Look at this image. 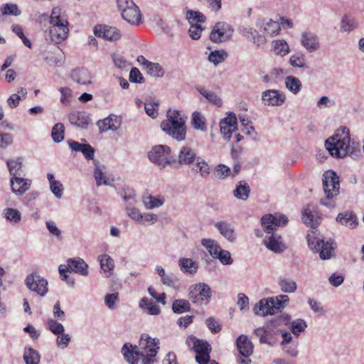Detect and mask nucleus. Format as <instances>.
Here are the masks:
<instances>
[{"label": "nucleus", "mask_w": 364, "mask_h": 364, "mask_svg": "<svg viewBox=\"0 0 364 364\" xmlns=\"http://www.w3.org/2000/svg\"><path fill=\"white\" fill-rule=\"evenodd\" d=\"M158 339L152 338L149 335L143 334L139 340V346L125 343L122 353L125 360L129 364H153L159 349Z\"/></svg>", "instance_id": "nucleus-1"}, {"label": "nucleus", "mask_w": 364, "mask_h": 364, "mask_svg": "<svg viewBox=\"0 0 364 364\" xmlns=\"http://www.w3.org/2000/svg\"><path fill=\"white\" fill-rule=\"evenodd\" d=\"M287 223L288 218L283 214H267L262 218V227L267 234L263 240V244L268 250L274 253H281L286 250L287 247L283 242L282 237L273 232L277 227L284 226Z\"/></svg>", "instance_id": "nucleus-2"}, {"label": "nucleus", "mask_w": 364, "mask_h": 364, "mask_svg": "<svg viewBox=\"0 0 364 364\" xmlns=\"http://www.w3.org/2000/svg\"><path fill=\"white\" fill-rule=\"evenodd\" d=\"M326 149L335 158H344L346 156H356L359 149L357 144L351 141L350 131L346 127L338 129L336 133L325 142Z\"/></svg>", "instance_id": "nucleus-3"}, {"label": "nucleus", "mask_w": 364, "mask_h": 364, "mask_svg": "<svg viewBox=\"0 0 364 364\" xmlns=\"http://www.w3.org/2000/svg\"><path fill=\"white\" fill-rule=\"evenodd\" d=\"M186 117L178 110L167 112L166 119L161 122L162 131L173 139L181 141L186 136Z\"/></svg>", "instance_id": "nucleus-4"}, {"label": "nucleus", "mask_w": 364, "mask_h": 364, "mask_svg": "<svg viewBox=\"0 0 364 364\" xmlns=\"http://www.w3.org/2000/svg\"><path fill=\"white\" fill-rule=\"evenodd\" d=\"M309 249L319 254L322 260L329 259L334 256L336 243L331 239L324 240L317 230H311L306 236Z\"/></svg>", "instance_id": "nucleus-5"}, {"label": "nucleus", "mask_w": 364, "mask_h": 364, "mask_svg": "<svg viewBox=\"0 0 364 364\" xmlns=\"http://www.w3.org/2000/svg\"><path fill=\"white\" fill-rule=\"evenodd\" d=\"M323 187L326 198L321 199V204L328 208H335L336 203L331 200L337 196L340 192L339 177L336 172L333 171L325 172L323 176Z\"/></svg>", "instance_id": "nucleus-6"}, {"label": "nucleus", "mask_w": 364, "mask_h": 364, "mask_svg": "<svg viewBox=\"0 0 364 364\" xmlns=\"http://www.w3.org/2000/svg\"><path fill=\"white\" fill-rule=\"evenodd\" d=\"M117 9L122 18L132 25H139L141 13L133 0H116Z\"/></svg>", "instance_id": "nucleus-7"}, {"label": "nucleus", "mask_w": 364, "mask_h": 364, "mask_svg": "<svg viewBox=\"0 0 364 364\" xmlns=\"http://www.w3.org/2000/svg\"><path fill=\"white\" fill-rule=\"evenodd\" d=\"M148 157L151 162L162 168L173 161L171 148L167 145L160 144L153 146L148 153Z\"/></svg>", "instance_id": "nucleus-8"}, {"label": "nucleus", "mask_w": 364, "mask_h": 364, "mask_svg": "<svg viewBox=\"0 0 364 364\" xmlns=\"http://www.w3.org/2000/svg\"><path fill=\"white\" fill-rule=\"evenodd\" d=\"M186 344L196 353V360L198 364H205L208 361L211 347L207 341L189 336L186 339Z\"/></svg>", "instance_id": "nucleus-9"}, {"label": "nucleus", "mask_w": 364, "mask_h": 364, "mask_svg": "<svg viewBox=\"0 0 364 364\" xmlns=\"http://www.w3.org/2000/svg\"><path fill=\"white\" fill-rule=\"evenodd\" d=\"M188 295L193 304L199 306L206 305L211 297V289L205 283H198L190 287Z\"/></svg>", "instance_id": "nucleus-10"}, {"label": "nucleus", "mask_w": 364, "mask_h": 364, "mask_svg": "<svg viewBox=\"0 0 364 364\" xmlns=\"http://www.w3.org/2000/svg\"><path fill=\"white\" fill-rule=\"evenodd\" d=\"M26 286L41 296H44L48 290V281L36 273H32L26 277Z\"/></svg>", "instance_id": "nucleus-11"}, {"label": "nucleus", "mask_w": 364, "mask_h": 364, "mask_svg": "<svg viewBox=\"0 0 364 364\" xmlns=\"http://www.w3.org/2000/svg\"><path fill=\"white\" fill-rule=\"evenodd\" d=\"M287 97L284 92L276 90L269 89L262 92L261 100L264 106L280 107L286 102Z\"/></svg>", "instance_id": "nucleus-12"}, {"label": "nucleus", "mask_w": 364, "mask_h": 364, "mask_svg": "<svg viewBox=\"0 0 364 364\" xmlns=\"http://www.w3.org/2000/svg\"><path fill=\"white\" fill-rule=\"evenodd\" d=\"M233 28L225 22L217 23L210 34V39L213 43H222L228 41L233 33Z\"/></svg>", "instance_id": "nucleus-13"}, {"label": "nucleus", "mask_w": 364, "mask_h": 364, "mask_svg": "<svg viewBox=\"0 0 364 364\" xmlns=\"http://www.w3.org/2000/svg\"><path fill=\"white\" fill-rule=\"evenodd\" d=\"M220 129L223 139L229 141L233 132L237 129V121L235 114L230 113L220 122Z\"/></svg>", "instance_id": "nucleus-14"}, {"label": "nucleus", "mask_w": 364, "mask_h": 364, "mask_svg": "<svg viewBox=\"0 0 364 364\" xmlns=\"http://www.w3.org/2000/svg\"><path fill=\"white\" fill-rule=\"evenodd\" d=\"M300 43L308 53L316 52L320 48L318 36L310 31H306L301 34Z\"/></svg>", "instance_id": "nucleus-15"}, {"label": "nucleus", "mask_w": 364, "mask_h": 364, "mask_svg": "<svg viewBox=\"0 0 364 364\" xmlns=\"http://www.w3.org/2000/svg\"><path fill=\"white\" fill-rule=\"evenodd\" d=\"M69 28H48L45 31V38L48 43L60 44L68 36Z\"/></svg>", "instance_id": "nucleus-16"}, {"label": "nucleus", "mask_w": 364, "mask_h": 364, "mask_svg": "<svg viewBox=\"0 0 364 364\" xmlns=\"http://www.w3.org/2000/svg\"><path fill=\"white\" fill-rule=\"evenodd\" d=\"M94 33L97 37H102L110 41H117L122 36L121 31L116 27L102 25L95 26Z\"/></svg>", "instance_id": "nucleus-17"}, {"label": "nucleus", "mask_w": 364, "mask_h": 364, "mask_svg": "<svg viewBox=\"0 0 364 364\" xmlns=\"http://www.w3.org/2000/svg\"><path fill=\"white\" fill-rule=\"evenodd\" d=\"M320 215L318 208L316 205L309 204L302 212V220L304 223L312 228V230H316V228L320 223Z\"/></svg>", "instance_id": "nucleus-18"}, {"label": "nucleus", "mask_w": 364, "mask_h": 364, "mask_svg": "<svg viewBox=\"0 0 364 364\" xmlns=\"http://www.w3.org/2000/svg\"><path fill=\"white\" fill-rule=\"evenodd\" d=\"M256 26L261 31L271 37L277 36L281 31L280 23L272 19H259L256 22Z\"/></svg>", "instance_id": "nucleus-19"}, {"label": "nucleus", "mask_w": 364, "mask_h": 364, "mask_svg": "<svg viewBox=\"0 0 364 364\" xmlns=\"http://www.w3.org/2000/svg\"><path fill=\"white\" fill-rule=\"evenodd\" d=\"M122 124L121 117L110 114L104 119L97 122V126L100 133L107 132L109 130L117 131Z\"/></svg>", "instance_id": "nucleus-20"}, {"label": "nucleus", "mask_w": 364, "mask_h": 364, "mask_svg": "<svg viewBox=\"0 0 364 364\" xmlns=\"http://www.w3.org/2000/svg\"><path fill=\"white\" fill-rule=\"evenodd\" d=\"M254 311L257 315L266 316L273 315L277 312L276 306H274L273 297L261 299L255 306Z\"/></svg>", "instance_id": "nucleus-21"}, {"label": "nucleus", "mask_w": 364, "mask_h": 364, "mask_svg": "<svg viewBox=\"0 0 364 364\" xmlns=\"http://www.w3.org/2000/svg\"><path fill=\"white\" fill-rule=\"evenodd\" d=\"M32 181L22 177H11L10 184L11 191L17 196H22L31 187Z\"/></svg>", "instance_id": "nucleus-22"}, {"label": "nucleus", "mask_w": 364, "mask_h": 364, "mask_svg": "<svg viewBox=\"0 0 364 364\" xmlns=\"http://www.w3.org/2000/svg\"><path fill=\"white\" fill-rule=\"evenodd\" d=\"M97 261L100 265L101 273L104 277L109 278L114 274V261L107 254H102L98 256Z\"/></svg>", "instance_id": "nucleus-23"}, {"label": "nucleus", "mask_w": 364, "mask_h": 364, "mask_svg": "<svg viewBox=\"0 0 364 364\" xmlns=\"http://www.w3.org/2000/svg\"><path fill=\"white\" fill-rule=\"evenodd\" d=\"M65 266H68L69 272H73L84 277H87L89 274L88 265L82 258L68 259Z\"/></svg>", "instance_id": "nucleus-24"}, {"label": "nucleus", "mask_w": 364, "mask_h": 364, "mask_svg": "<svg viewBox=\"0 0 364 364\" xmlns=\"http://www.w3.org/2000/svg\"><path fill=\"white\" fill-rule=\"evenodd\" d=\"M198 156L196 151L188 145L183 146L178 155V162L181 165L193 164Z\"/></svg>", "instance_id": "nucleus-25"}, {"label": "nucleus", "mask_w": 364, "mask_h": 364, "mask_svg": "<svg viewBox=\"0 0 364 364\" xmlns=\"http://www.w3.org/2000/svg\"><path fill=\"white\" fill-rule=\"evenodd\" d=\"M237 348L241 355L249 358L252 353L254 346L245 335H240L236 340Z\"/></svg>", "instance_id": "nucleus-26"}, {"label": "nucleus", "mask_w": 364, "mask_h": 364, "mask_svg": "<svg viewBox=\"0 0 364 364\" xmlns=\"http://www.w3.org/2000/svg\"><path fill=\"white\" fill-rule=\"evenodd\" d=\"M336 220L339 224L344 225L350 229H354L358 225L356 215L350 210L340 213L337 215Z\"/></svg>", "instance_id": "nucleus-27"}, {"label": "nucleus", "mask_w": 364, "mask_h": 364, "mask_svg": "<svg viewBox=\"0 0 364 364\" xmlns=\"http://www.w3.org/2000/svg\"><path fill=\"white\" fill-rule=\"evenodd\" d=\"M68 119L72 124L81 128H86L90 123L89 114L86 112H73Z\"/></svg>", "instance_id": "nucleus-28"}, {"label": "nucleus", "mask_w": 364, "mask_h": 364, "mask_svg": "<svg viewBox=\"0 0 364 364\" xmlns=\"http://www.w3.org/2000/svg\"><path fill=\"white\" fill-rule=\"evenodd\" d=\"M191 171L199 174L201 178L207 179L210 174V166L203 158L198 156L192 164Z\"/></svg>", "instance_id": "nucleus-29"}, {"label": "nucleus", "mask_w": 364, "mask_h": 364, "mask_svg": "<svg viewBox=\"0 0 364 364\" xmlns=\"http://www.w3.org/2000/svg\"><path fill=\"white\" fill-rule=\"evenodd\" d=\"M71 78L81 85H90L92 83V75L90 71L85 68H77L72 71Z\"/></svg>", "instance_id": "nucleus-30"}, {"label": "nucleus", "mask_w": 364, "mask_h": 364, "mask_svg": "<svg viewBox=\"0 0 364 364\" xmlns=\"http://www.w3.org/2000/svg\"><path fill=\"white\" fill-rule=\"evenodd\" d=\"M215 227L228 241L232 242L235 241L236 234L234 228L230 223L225 221H218L215 224Z\"/></svg>", "instance_id": "nucleus-31"}, {"label": "nucleus", "mask_w": 364, "mask_h": 364, "mask_svg": "<svg viewBox=\"0 0 364 364\" xmlns=\"http://www.w3.org/2000/svg\"><path fill=\"white\" fill-rule=\"evenodd\" d=\"M105 166L100 165L99 162L95 161L94 177L96 181V185L100 186L102 185L110 186L109 178L107 177L105 171Z\"/></svg>", "instance_id": "nucleus-32"}, {"label": "nucleus", "mask_w": 364, "mask_h": 364, "mask_svg": "<svg viewBox=\"0 0 364 364\" xmlns=\"http://www.w3.org/2000/svg\"><path fill=\"white\" fill-rule=\"evenodd\" d=\"M255 334L259 338L260 343L267 344L270 346H273L276 343V340L272 331L267 330L264 327L256 328L255 330Z\"/></svg>", "instance_id": "nucleus-33"}, {"label": "nucleus", "mask_w": 364, "mask_h": 364, "mask_svg": "<svg viewBox=\"0 0 364 364\" xmlns=\"http://www.w3.org/2000/svg\"><path fill=\"white\" fill-rule=\"evenodd\" d=\"M178 266L182 272L189 275H194L198 269V263L191 258H181Z\"/></svg>", "instance_id": "nucleus-34"}, {"label": "nucleus", "mask_w": 364, "mask_h": 364, "mask_svg": "<svg viewBox=\"0 0 364 364\" xmlns=\"http://www.w3.org/2000/svg\"><path fill=\"white\" fill-rule=\"evenodd\" d=\"M41 17L44 18H48L49 23H68L66 15L65 14V12L63 11V9L60 6L53 7L51 10L50 16H48L47 14H43L41 16Z\"/></svg>", "instance_id": "nucleus-35"}, {"label": "nucleus", "mask_w": 364, "mask_h": 364, "mask_svg": "<svg viewBox=\"0 0 364 364\" xmlns=\"http://www.w3.org/2000/svg\"><path fill=\"white\" fill-rule=\"evenodd\" d=\"M139 306L149 315L156 316L161 313L159 306L153 300L147 297H143L139 301Z\"/></svg>", "instance_id": "nucleus-36"}, {"label": "nucleus", "mask_w": 364, "mask_h": 364, "mask_svg": "<svg viewBox=\"0 0 364 364\" xmlns=\"http://www.w3.org/2000/svg\"><path fill=\"white\" fill-rule=\"evenodd\" d=\"M273 53L278 56L284 57L287 55L291 50L287 42L284 39H277L272 42Z\"/></svg>", "instance_id": "nucleus-37"}, {"label": "nucleus", "mask_w": 364, "mask_h": 364, "mask_svg": "<svg viewBox=\"0 0 364 364\" xmlns=\"http://www.w3.org/2000/svg\"><path fill=\"white\" fill-rule=\"evenodd\" d=\"M142 203L146 209L151 210L162 206L165 203V198L162 196H144L142 198Z\"/></svg>", "instance_id": "nucleus-38"}, {"label": "nucleus", "mask_w": 364, "mask_h": 364, "mask_svg": "<svg viewBox=\"0 0 364 364\" xmlns=\"http://www.w3.org/2000/svg\"><path fill=\"white\" fill-rule=\"evenodd\" d=\"M47 178L50 185V190L52 193L58 199L61 198L63 193V186L60 181L55 179L54 175L51 173H47Z\"/></svg>", "instance_id": "nucleus-39"}, {"label": "nucleus", "mask_w": 364, "mask_h": 364, "mask_svg": "<svg viewBox=\"0 0 364 364\" xmlns=\"http://www.w3.org/2000/svg\"><path fill=\"white\" fill-rule=\"evenodd\" d=\"M191 123L196 130L205 132L207 130L206 119L200 112H193L191 115Z\"/></svg>", "instance_id": "nucleus-40"}, {"label": "nucleus", "mask_w": 364, "mask_h": 364, "mask_svg": "<svg viewBox=\"0 0 364 364\" xmlns=\"http://www.w3.org/2000/svg\"><path fill=\"white\" fill-rule=\"evenodd\" d=\"M284 85L285 87L294 95H297L302 87L301 80L293 75H289L284 78Z\"/></svg>", "instance_id": "nucleus-41"}, {"label": "nucleus", "mask_w": 364, "mask_h": 364, "mask_svg": "<svg viewBox=\"0 0 364 364\" xmlns=\"http://www.w3.org/2000/svg\"><path fill=\"white\" fill-rule=\"evenodd\" d=\"M250 188L249 185L245 181H239L233 191V196L242 200H246L250 195Z\"/></svg>", "instance_id": "nucleus-42"}, {"label": "nucleus", "mask_w": 364, "mask_h": 364, "mask_svg": "<svg viewBox=\"0 0 364 364\" xmlns=\"http://www.w3.org/2000/svg\"><path fill=\"white\" fill-rule=\"evenodd\" d=\"M278 284L281 291L284 293H294L297 289L296 282L291 278L280 277L278 279Z\"/></svg>", "instance_id": "nucleus-43"}, {"label": "nucleus", "mask_w": 364, "mask_h": 364, "mask_svg": "<svg viewBox=\"0 0 364 364\" xmlns=\"http://www.w3.org/2000/svg\"><path fill=\"white\" fill-rule=\"evenodd\" d=\"M6 165L11 177H20L22 169V160L21 158L9 159Z\"/></svg>", "instance_id": "nucleus-44"}, {"label": "nucleus", "mask_w": 364, "mask_h": 364, "mask_svg": "<svg viewBox=\"0 0 364 364\" xmlns=\"http://www.w3.org/2000/svg\"><path fill=\"white\" fill-rule=\"evenodd\" d=\"M27 95V90L24 87H20L16 93L12 94L7 100L8 106L11 108H16L21 99H25Z\"/></svg>", "instance_id": "nucleus-45"}, {"label": "nucleus", "mask_w": 364, "mask_h": 364, "mask_svg": "<svg viewBox=\"0 0 364 364\" xmlns=\"http://www.w3.org/2000/svg\"><path fill=\"white\" fill-rule=\"evenodd\" d=\"M4 217L11 224H18L21 220V214L16 208H7L4 210Z\"/></svg>", "instance_id": "nucleus-46"}, {"label": "nucleus", "mask_w": 364, "mask_h": 364, "mask_svg": "<svg viewBox=\"0 0 364 364\" xmlns=\"http://www.w3.org/2000/svg\"><path fill=\"white\" fill-rule=\"evenodd\" d=\"M23 360L26 364H39L41 355L33 348H26L23 353Z\"/></svg>", "instance_id": "nucleus-47"}, {"label": "nucleus", "mask_w": 364, "mask_h": 364, "mask_svg": "<svg viewBox=\"0 0 364 364\" xmlns=\"http://www.w3.org/2000/svg\"><path fill=\"white\" fill-rule=\"evenodd\" d=\"M119 194L126 204L136 203V192L132 188L125 186L120 190Z\"/></svg>", "instance_id": "nucleus-48"}, {"label": "nucleus", "mask_w": 364, "mask_h": 364, "mask_svg": "<svg viewBox=\"0 0 364 364\" xmlns=\"http://www.w3.org/2000/svg\"><path fill=\"white\" fill-rule=\"evenodd\" d=\"M200 243L213 257L216 256L217 253L221 250L218 242L213 239L203 238L201 240Z\"/></svg>", "instance_id": "nucleus-49"}, {"label": "nucleus", "mask_w": 364, "mask_h": 364, "mask_svg": "<svg viewBox=\"0 0 364 364\" xmlns=\"http://www.w3.org/2000/svg\"><path fill=\"white\" fill-rule=\"evenodd\" d=\"M289 64L295 68H304L306 67V60L305 55L298 52L289 57Z\"/></svg>", "instance_id": "nucleus-50"}, {"label": "nucleus", "mask_w": 364, "mask_h": 364, "mask_svg": "<svg viewBox=\"0 0 364 364\" xmlns=\"http://www.w3.org/2000/svg\"><path fill=\"white\" fill-rule=\"evenodd\" d=\"M0 13L2 16H14L21 15V10L16 4H4L0 6Z\"/></svg>", "instance_id": "nucleus-51"}, {"label": "nucleus", "mask_w": 364, "mask_h": 364, "mask_svg": "<svg viewBox=\"0 0 364 364\" xmlns=\"http://www.w3.org/2000/svg\"><path fill=\"white\" fill-rule=\"evenodd\" d=\"M172 310L176 314H182L191 310V305L186 299H176L172 304Z\"/></svg>", "instance_id": "nucleus-52"}, {"label": "nucleus", "mask_w": 364, "mask_h": 364, "mask_svg": "<svg viewBox=\"0 0 364 364\" xmlns=\"http://www.w3.org/2000/svg\"><path fill=\"white\" fill-rule=\"evenodd\" d=\"M306 328V321L301 318L295 319L290 323V330L296 336H299Z\"/></svg>", "instance_id": "nucleus-53"}, {"label": "nucleus", "mask_w": 364, "mask_h": 364, "mask_svg": "<svg viewBox=\"0 0 364 364\" xmlns=\"http://www.w3.org/2000/svg\"><path fill=\"white\" fill-rule=\"evenodd\" d=\"M186 18L190 24H198L205 21V16L198 11L188 10L186 14Z\"/></svg>", "instance_id": "nucleus-54"}, {"label": "nucleus", "mask_w": 364, "mask_h": 364, "mask_svg": "<svg viewBox=\"0 0 364 364\" xmlns=\"http://www.w3.org/2000/svg\"><path fill=\"white\" fill-rule=\"evenodd\" d=\"M198 92L204 97H205L213 105L220 107L223 104L221 99L213 92L209 91L205 87L198 88Z\"/></svg>", "instance_id": "nucleus-55"}, {"label": "nucleus", "mask_w": 364, "mask_h": 364, "mask_svg": "<svg viewBox=\"0 0 364 364\" xmlns=\"http://www.w3.org/2000/svg\"><path fill=\"white\" fill-rule=\"evenodd\" d=\"M65 127L62 123L55 124L52 129L51 136L53 140L59 143L64 139Z\"/></svg>", "instance_id": "nucleus-56"}, {"label": "nucleus", "mask_w": 364, "mask_h": 364, "mask_svg": "<svg viewBox=\"0 0 364 364\" xmlns=\"http://www.w3.org/2000/svg\"><path fill=\"white\" fill-rule=\"evenodd\" d=\"M159 103L158 101L151 100L145 102L144 109L146 113L151 118H156L159 115Z\"/></svg>", "instance_id": "nucleus-57"}, {"label": "nucleus", "mask_w": 364, "mask_h": 364, "mask_svg": "<svg viewBox=\"0 0 364 364\" xmlns=\"http://www.w3.org/2000/svg\"><path fill=\"white\" fill-rule=\"evenodd\" d=\"M228 57V53L224 50H218L215 51H212L209 56L208 60L210 62L213 63L214 65H218L219 63L223 62L226 58Z\"/></svg>", "instance_id": "nucleus-58"}, {"label": "nucleus", "mask_w": 364, "mask_h": 364, "mask_svg": "<svg viewBox=\"0 0 364 364\" xmlns=\"http://www.w3.org/2000/svg\"><path fill=\"white\" fill-rule=\"evenodd\" d=\"M358 26L354 18L344 16L341 21V31L349 33L356 28Z\"/></svg>", "instance_id": "nucleus-59"}, {"label": "nucleus", "mask_w": 364, "mask_h": 364, "mask_svg": "<svg viewBox=\"0 0 364 364\" xmlns=\"http://www.w3.org/2000/svg\"><path fill=\"white\" fill-rule=\"evenodd\" d=\"M136 204H126L125 210L127 215L136 223L140 222V218H141V213L139 210L135 207Z\"/></svg>", "instance_id": "nucleus-60"}, {"label": "nucleus", "mask_w": 364, "mask_h": 364, "mask_svg": "<svg viewBox=\"0 0 364 364\" xmlns=\"http://www.w3.org/2000/svg\"><path fill=\"white\" fill-rule=\"evenodd\" d=\"M146 70L147 73L153 77H161L164 75V71L161 65L157 63L151 62Z\"/></svg>", "instance_id": "nucleus-61"}, {"label": "nucleus", "mask_w": 364, "mask_h": 364, "mask_svg": "<svg viewBox=\"0 0 364 364\" xmlns=\"http://www.w3.org/2000/svg\"><path fill=\"white\" fill-rule=\"evenodd\" d=\"M48 328L54 334L57 335L65 331V328L60 323L53 318H48L47 321Z\"/></svg>", "instance_id": "nucleus-62"}, {"label": "nucleus", "mask_w": 364, "mask_h": 364, "mask_svg": "<svg viewBox=\"0 0 364 364\" xmlns=\"http://www.w3.org/2000/svg\"><path fill=\"white\" fill-rule=\"evenodd\" d=\"M119 301V299L118 293L107 294L105 296V304L110 310H114L117 308V304Z\"/></svg>", "instance_id": "nucleus-63"}, {"label": "nucleus", "mask_w": 364, "mask_h": 364, "mask_svg": "<svg viewBox=\"0 0 364 364\" xmlns=\"http://www.w3.org/2000/svg\"><path fill=\"white\" fill-rule=\"evenodd\" d=\"M230 173V168L225 164H218L215 168V175L218 179L223 180L229 176Z\"/></svg>", "instance_id": "nucleus-64"}]
</instances>
